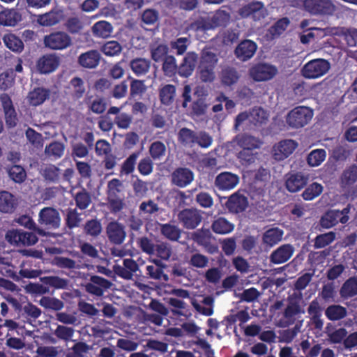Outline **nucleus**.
<instances>
[{"label":"nucleus","instance_id":"f257e3e1","mask_svg":"<svg viewBox=\"0 0 357 357\" xmlns=\"http://www.w3.org/2000/svg\"><path fill=\"white\" fill-rule=\"evenodd\" d=\"M313 116L314 111L310 107L297 106L288 112L285 119L289 127L299 129L307 125Z\"/></svg>","mask_w":357,"mask_h":357},{"label":"nucleus","instance_id":"f03ea898","mask_svg":"<svg viewBox=\"0 0 357 357\" xmlns=\"http://www.w3.org/2000/svg\"><path fill=\"white\" fill-rule=\"evenodd\" d=\"M39 236L36 232L25 231L22 229H10L6 233L5 238L8 243L16 246H31L38 241Z\"/></svg>","mask_w":357,"mask_h":357},{"label":"nucleus","instance_id":"7ed1b4c3","mask_svg":"<svg viewBox=\"0 0 357 357\" xmlns=\"http://www.w3.org/2000/svg\"><path fill=\"white\" fill-rule=\"evenodd\" d=\"M351 206L348 204L342 211L331 209L327 211L321 217L319 220L320 225L324 229H330L339 222L346 224L349 220V213L350 212Z\"/></svg>","mask_w":357,"mask_h":357},{"label":"nucleus","instance_id":"20e7f679","mask_svg":"<svg viewBox=\"0 0 357 357\" xmlns=\"http://www.w3.org/2000/svg\"><path fill=\"white\" fill-rule=\"evenodd\" d=\"M331 68L328 61L315 59L307 62L301 69V75L306 79H317L328 73Z\"/></svg>","mask_w":357,"mask_h":357},{"label":"nucleus","instance_id":"39448f33","mask_svg":"<svg viewBox=\"0 0 357 357\" xmlns=\"http://www.w3.org/2000/svg\"><path fill=\"white\" fill-rule=\"evenodd\" d=\"M303 7L311 15L322 17L331 16L336 10L331 0H304Z\"/></svg>","mask_w":357,"mask_h":357},{"label":"nucleus","instance_id":"423d86ee","mask_svg":"<svg viewBox=\"0 0 357 357\" xmlns=\"http://www.w3.org/2000/svg\"><path fill=\"white\" fill-rule=\"evenodd\" d=\"M305 311L301 305V298L289 296L287 298V305L283 312L284 326L293 325L297 318L301 314H304Z\"/></svg>","mask_w":357,"mask_h":357},{"label":"nucleus","instance_id":"0eeeda50","mask_svg":"<svg viewBox=\"0 0 357 357\" xmlns=\"http://www.w3.org/2000/svg\"><path fill=\"white\" fill-rule=\"evenodd\" d=\"M45 46L53 50H63L72 44L70 36L64 31H54L44 37Z\"/></svg>","mask_w":357,"mask_h":357},{"label":"nucleus","instance_id":"6e6552de","mask_svg":"<svg viewBox=\"0 0 357 357\" xmlns=\"http://www.w3.org/2000/svg\"><path fill=\"white\" fill-rule=\"evenodd\" d=\"M238 14L242 18H251L254 21H260L267 15V10L264 4L258 1H252L242 6Z\"/></svg>","mask_w":357,"mask_h":357},{"label":"nucleus","instance_id":"1a4fd4ad","mask_svg":"<svg viewBox=\"0 0 357 357\" xmlns=\"http://www.w3.org/2000/svg\"><path fill=\"white\" fill-rule=\"evenodd\" d=\"M178 219L184 228L194 229L201 223L202 215L197 208H184L178 213Z\"/></svg>","mask_w":357,"mask_h":357},{"label":"nucleus","instance_id":"9d476101","mask_svg":"<svg viewBox=\"0 0 357 357\" xmlns=\"http://www.w3.org/2000/svg\"><path fill=\"white\" fill-rule=\"evenodd\" d=\"M0 102L4 113L6 127L15 128L18 123V117L11 98L7 93H2L0 96Z\"/></svg>","mask_w":357,"mask_h":357},{"label":"nucleus","instance_id":"9b49d317","mask_svg":"<svg viewBox=\"0 0 357 357\" xmlns=\"http://www.w3.org/2000/svg\"><path fill=\"white\" fill-rule=\"evenodd\" d=\"M277 73L276 67L268 63H257L250 70L251 77L257 82L270 80Z\"/></svg>","mask_w":357,"mask_h":357},{"label":"nucleus","instance_id":"f8f14e48","mask_svg":"<svg viewBox=\"0 0 357 357\" xmlns=\"http://www.w3.org/2000/svg\"><path fill=\"white\" fill-rule=\"evenodd\" d=\"M59 213L54 208L45 207L40 210L38 215V222L47 229H56L60 225Z\"/></svg>","mask_w":357,"mask_h":357},{"label":"nucleus","instance_id":"ddd939ff","mask_svg":"<svg viewBox=\"0 0 357 357\" xmlns=\"http://www.w3.org/2000/svg\"><path fill=\"white\" fill-rule=\"evenodd\" d=\"M298 143L293 139H283L273 147V158L278 161L288 158L297 148Z\"/></svg>","mask_w":357,"mask_h":357},{"label":"nucleus","instance_id":"4468645a","mask_svg":"<svg viewBox=\"0 0 357 357\" xmlns=\"http://www.w3.org/2000/svg\"><path fill=\"white\" fill-rule=\"evenodd\" d=\"M193 172L188 167L176 168L171 174V182L178 188H185L194 180Z\"/></svg>","mask_w":357,"mask_h":357},{"label":"nucleus","instance_id":"2eb2a0df","mask_svg":"<svg viewBox=\"0 0 357 357\" xmlns=\"http://www.w3.org/2000/svg\"><path fill=\"white\" fill-rule=\"evenodd\" d=\"M239 183V176L230 172H223L217 175L215 186L221 191L234 189Z\"/></svg>","mask_w":357,"mask_h":357},{"label":"nucleus","instance_id":"dca6fc26","mask_svg":"<svg viewBox=\"0 0 357 357\" xmlns=\"http://www.w3.org/2000/svg\"><path fill=\"white\" fill-rule=\"evenodd\" d=\"M112 282L108 280L99 275H92L90 278V282L85 286L86 291L96 296H102L104 290L109 289Z\"/></svg>","mask_w":357,"mask_h":357},{"label":"nucleus","instance_id":"f3484780","mask_svg":"<svg viewBox=\"0 0 357 357\" xmlns=\"http://www.w3.org/2000/svg\"><path fill=\"white\" fill-rule=\"evenodd\" d=\"M308 176L302 172L289 173L286 175L285 187L290 192H297L307 183Z\"/></svg>","mask_w":357,"mask_h":357},{"label":"nucleus","instance_id":"a211bd4d","mask_svg":"<svg viewBox=\"0 0 357 357\" xmlns=\"http://www.w3.org/2000/svg\"><path fill=\"white\" fill-rule=\"evenodd\" d=\"M59 56L54 54H47L42 56L37 61L36 68L41 74L54 72L59 66Z\"/></svg>","mask_w":357,"mask_h":357},{"label":"nucleus","instance_id":"6ab92c4d","mask_svg":"<svg viewBox=\"0 0 357 357\" xmlns=\"http://www.w3.org/2000/svg\"><path fill=\"white\" fill-rule=\"evenodd\" d=\"M106 232L109 241L116 245L123 243L126 236L124 226L116 221L110 222L107 225Z\"/></svg>","mask_w":357,"mask_h":357},{"label":"nucleus","instance_id":"aec40b11","mask_svg":"<svg viewBox=\"0 0 357 357\" xmlns=\"http://www.w3.org/2000/svg\"><path fill=\"white\" fill-rule=\"evenodd\" d=\"M198 59V55L195 52H188L182 62L178 66V75L182 77H190L196 66V63Z\"/></svg>","mask_w":357,"mask_h":357},{"label":"nucleus","instance_id":"412c9836","mask_svg":"<svg viewBox=\"0 0 357 357\" xmlns=\"http://www.w3.org/2000/svg\"><path fill=\"white\" fill-rule=\"evenodd\" d=\"M257 49V44L248 39L242 40L235 49V55L241 61H245L251 59Z\"/></svg>","mask_w":357,"mask_h":357},{"label":"nucleus","instance_id":"4be33fe9","mask_svg":"<svg viewBox=\"0 0 357 357\" xmlns=\"http://www.w3.org/2000/svg\"><path fill=\"white\" fill-rule=\"evenodd\" d=\"M294 248L291 244H284L272 252L270 261L274 264H280L287 261L293 255Z\"/></svg>","mask_w":357,"mask_h":357},{"label":"nucleus","instance_id":"5701e85b","mask_svg":"<svg viewBox=\"0 0 357 357\" xmlns=\"http://www.w3.org/2000/svg\"><path fill=\"white\" fill-rule=\"evenodd\" d=\"M248 206V198L239 191L232 194L226 202V206L229 211L235 213L244 211Z\"/></svg>","mask_w":357,"mask_h":357},{"label":"nucleus","instance_id":"b1692460","mask_svg":"<svg viewBox=\"0 0 357 357\" xmlns=\"http://www.w3.org/2000/svg\"><path fill=\"white\" fill-rule=\"evenodd\" d=\"M100 59V52L98 50H91L82 53L78 57V63L84 68L92 69L98 66Z\"/></svg>","mask_w":357,"mask_h":357},{"label":"nucleus","instance_id":"393cba45","mask_svg":"<svg viewBox=\"0 0 357 357\" xmlns=\"http://www.w3.org/2000/svg\"><path fill=\"white\" fill-rule=\"evenodd\" d=\"M63 17V11L58 8H53L50 12L39 15L37 22L43 26H51L58 24Z\"/></svg>","mask_w":357,"mask_h":357},{"label":"nucleus","instance_id":"a878e982","mask_svg":"<svg viewBox=\"0 0 357 357\" xmlns=\"http://www.w3.org/2000/svg\"><path fill=\"white\" fill-rule=\"evenodd\" d=\"M234 141L239 147L247 150L259 149L262 144V142L259 138L246 133L237 135Z\"/></svg>","mask_w":357,"mask_h":357},{"label":"nucleus","instance_id":"bb28decb","mask_svg":"<svg viewBox=\"0 0 357 357\" xmlns=\"http://www.w3.org/2000/svg\"><path fill=\"white\" fill-rule=\"evenodd\" d=\"M240 77L236 68L229 66L222 68L220 74V82L225 86H231L236 84Z\"/></svg>","mask_w":357,"mask_h":357},{"label":"nucleus","instance_id":"cd10ccee","mask_svg":"<svg viewBox=\"0 0 357 357\" xmlns=\"http://www.w3.org/2000/svg\"><path fill=\"white\" fill-rule=\"evenodd\" d=\"M322 309L317 299L313 300L309 305L307 312L311 316V321L314 328L321 330L324 326V321L321 319Z\"/></svg>","mask_w":357,"mask_h":357},{"label":"nucleus","instance_id":"c85d7f7f","mask_svg":"<svg viewBox=\"0 0 357 357\" xmlns=\"http://www.w3.org/2000/svg\"><path fill=\"white\" fill-rule=\"evenodd\" d=\"M17 206L15 196L9 192H0V211L4 213H12Z\"/></svg>","mask_w":357,"mask_h":357},{"label":"nucleus","instance_id":"c756f323","mask_svg":"<svg viewBox=\"0 0 357 357\" xmlns=\"http://www.w3.org/2000/svg\"><path fill=\"white\" fill-rule=\"evenodd\" d=\"M21 20L22 15L15 9H6L0 12V25L14 26Z\"/></svg>","mask_w":357,"mask_h":357},{"label":"nucleus","instance_id":"7c9ffc66","mask_svg":"<svg viewBox=\"0 0 357 357\" xmlns=\"http://www.w3.org/2000/svg\"><path fill=\"white\" fill-rule=\"evenodd\" d=\"M50 96V91L43 87H36L28 94L30 105L38 106L42 105Z\"/></svg>","mask_w":357,"mask_h":357},{"label":"nucleus","instance_id":"2f4dec72","mask_svg":"<svg viewBox=\"0 0 357 357\" xmlns=\"http://www.w3.org/2000/svg\"><path fill=\"white\" fill-rule=\"evenodd\" d=\"M93 36L96 38H109L113 31V26L111 23L105 20H100L96 22L91 27Z\"/></svg>","mask_w":357,"mask_h":357},{"label":"nucleus","instance_id":"473e14b6","mask_svg":"<svg viewBox=\"0 0 357 357\" xmlns=\"http://www.w3.org/2000/svg\"><path fill=\"white\" fill-rule=\"evenodd\" d=\"M357 181V165H351L347 167L340 176L342 188H350Z\"/></svg>","mask_w":357,"mask_h":357},{"label":"nucleus","instance_id":"72a5a7b5","mask_svg":"<svg viewBox=\"0 0 357 357\" xmlns=\"http://www.w3.org/2000/svg\"><path fill=\"white\" fill-rule=\"evenodd\" d=\"M208 19L211 29H214L219 26H225L229 21L230 15L225 10L218 9Z\"/></svg>","mask_w":357,"mask_h":357},{"label":"nucleus","instance_id":"f704fd0d","mask_svg":"<svg viewBox=\"0 0 357 357\" xmlns=\"http://www.w3.org/2000/svg\"><path fill=\"white\" fill-rule=\"evenodd\" d=\"M283 231L278 227L271 228L266 230L262 236V241L264 245L273 247L278 243L282 238Z\"/></svg>","mask_w":357,"mask_h":357},{"label":"nucleus","instance_id":"c9c22d12","mask_svg":"<svg viewBox=\"0 0 357 357\" xmlns=\"http://www.w3.org/2000/svg\"><path fill=\"white\" fill-rule=\"evenodd\" d=\"M150 66V61L144 58H135L130 62V69L137 77L146 75L149 72Z\"/></svg>","mask_w":357,"mask_h":357},{"label":"nucleus","instance_id":"e433bc0d","mask_svg":"<svg viewBox=\"0 0 357 357\" xmlns=\"http://www.w3.org/2000/svg\"><path fill=\"white\" fill-rule=\"evenodd\" d=\"M40 281L48 287H53L55 289H66L68 288L69 283L68 279L61 278L56 275L40 277Z\"/></svg>","mask_w":357,"mask_h":357},{"label":"nucleus","instance_id":"4c0bfd02","mask_svg":"<svg viewBox=\"0 0 357 357\" xmlns=\"http://www.w3.org/2000/svg\"><path fill=\"white\" fill-rule=\"evenodd\" d=\"M211 229L215 234H227L234 230V225L225 218L219 217L213 222Z\"/></svg>","mask_w":357,"mask_h":357},{"label":"nucleus","instance_id":"58836bf2","mask_svg":"<svg viewBox=\"0 0 357 357\" xmlns=\"http://www.w3.org/2000/svg\"><path fill=\"white\" fill-rule=\"evenodd\" d=\"M161 234L172 241H177L181 234V229L175 225L170 223L159 224Z\"/></svg>","mask_w":357,"mask_h":357},{"label":"nucleus","instance_id":"ea45409f","mask_svg":"<svg viewBox=\"0 0 357 357\" xmlns=\"http://www.w3.org/2000/svg\"><path fill=\"white\" fill-rule=\"evenodd\" d=\"M16 222L25 228L36 232L40 236H47V233L36 225L33 220L29 215H22L15 220Z\"/></svg>","mask_w":357,"mask_h":357},{"label":"nucleus","instance_id":"a19ab883","mask_svg":"<svg viewBox=\"0 0 357 357\" xmlns=\"http://www.w3.org/2000/svg\"><path fill=\"white\" fill-rule=\"evenodd\" d=\"M166 266L147 265L146 266V273L148 275V278L151 279L167 282L169 280V277L164 273L163 269Z\"/></svg>","mask_w":357,"mask_h":357},{"label":"nucleus","instance_id":"79ce46f5","mask_svg":"<svg viewBox=\"0 0 357 357\" xmlns=\"http://www.w3.org/2000/svg\"><path fill=\"white\" fill-rule=\"evenodd\" d=\"M187 31L194 32H204L211 30L208 17L199 16L195 20H190L186 26Z\"/></svg>","mask_w":357,"mask_h":357},{"label":"nucleus","instance_id":"37998d69","mask_svg":"<svg viewBox=\"0 0 357 357\" xmlns=\"http://www.w3.org/2000/svg\"><path fill=\"white\" fill-rule=\"evenodd\" d=\"M326 317L331 321H338L347 314V308L340 305H329L325 310Z\"/></svg>","mask_w":357,"mask_h":357},{"label":"nucleus","instance_id":"c03bdc74","mask_svg":"<svg viewBox=\"0 0 357 357\" xmlns=\"http://www.w3.org/2000/svg\"><path fill=\"white\" fill-rule=\"evenodd\" d=\"M290 23V20L287 17H283L268 29V33L273 38H278L286 31Z\"/></svg>","mask_w":357,"mask_h":357},{"label":"nucleus","instance_id":"a18cd8bd","mask_svg":"<svg viewBox=\"0 0 357 357\" xmlns=\"http://www.w3.org/2000/svg\"><path fill=\"white\" fill-rule=\"evenodd\" d=\"M3 43L7 48L15 52H21L24 50L22 40L15 34L8 33L3 36Z\"/></svg>","mask_w":357,"mask_h":357},{"label":"nucleus","instance_id":"49530a36","mask_svg":"<svg viewBox=\"0 0 357 357\" xmlns=\"http://www.w3.org/2000/svg\"><path fill=\"white\" fill-rule=\"evenodd\" d=\"M340 295L343 298H351L357 295V277H351L344 282L340 289Z\"/></svg>","mask_w":357,"mask_h":357},{"label":"nucleus","instance_id":"de8ad7c7","mask_svg":"<svg viewBox=\"0 0 357 357\" xmlns=\"http://www.w3.org/2000/svg\"><path fill=\"white\" fill-rule=\"evenodd\" d=\"M100 51L106 56H115L121 54L122 46L118 41L109 40L101 46Z\"/></svg>","mask_w":357,"mask_h":357},{"label":"nucleus","instance_id":"09e8293b","mask_svg":"<svg viewBox=\"0 0 357 357\" xmlns=\"http://www.w3.org/2000/svg\"><path fill=\"white\" fill-rule=\"evenodd\" d=\"M162 69L165 75L169 77H172L176 73L178 74V66L175 57L172 55L166 56L162 61Z\"/></svg>","mask_w":357,"mask_h":357},{"label":"nucleus","instance_id":"8fccbe9b","mask_svg":"<svg viewBox=\"0 0 357 357\" xmlns=\"http://www.w3.org/2000/svg\"><path fill=\"white\" fill-rule=\"evenodd\" d=\"M326 152L323 149L312 150L307 157V162L311 167L320 165L326 159Z\"/></svg>","mask_w":357,"mask_h":357},{"label":"nucleus","instance_id":"3c124183","mask_svg":"<svg viewBox=\"0 0 357 357\" xmlns=\"http://www.w3.org/2000/svg\"><path fill=\"white\" fill-rule=\"evenodd\" d=\"M335 239V233L329 231L327 233L317 235L314 240V248L320 249L329 245Z\"/></svg>","mask_w":357,"mask_h":357},{"label":"nucleus","instance_id":"603ef678","mask_svg":"<svg viewBox=\"0 0 357 357\" xmlns=\"http://www.w3.org/2000/svg\"><path fill=\"white\" fill-rule=\"evenodd\" d=\"M123 188V185L121 181L119 178H112L107 183V197H123L122 194Z\"/></svg>","mask_w":357,"mask_h":357},{"label":"nucleus","instance_id":"864d4df0","mask_svg":"<svg viewBox=\"0 0 357 357\" xmlns=\"http://www.w3.org/2000/svg\"><path fill=\"white\" fill-rule=\"evenodd\" d=\"M74 199L77 207L80 210L87 208L91 203V195L85 188H82L80 191L77 192Z\"/></svg>","mask_w":357,"mask_h":357},{"label":"nucleus","instance_id":"5fc2aeb1","mask_svg":"<svg viewBox=\"0 0 357 357\" xmlns=\"http://www.w3.org/2000/svg\"><path fill=\"white\" fill-rule=\"evenodd\" d=\"M176 87L172 84H166L160 91V98L162 104L169 105L174 101Z\"/></svg>","mask_w":357,"mask_h":357},{"label":"nucleus","instance_id":"6e6d98bb","mask_svg":"<svg viewBox=\"0 0 357 357\" xmlns=\"http://www.w3.org/2000/svg\"><path fill=\"white\" fill-rule=\"evenodd\" d=\"M140 154L139 151L131 153L123 162L121 167V173L125 175L132 174L135 167L137 160Z\"/></svg>","mask_w":357,"mask_h":357},{"label":"nucleus","instance_id":"4d7b16f0","mask_svg":"<svg viewBox=\"0 0 357 357\" xmlns=\"http://www.w3.org/2000/svg\"><path fill=\"white\" fill-rule=\"evenodd\" d=\"M39 303L45 309L54 311H59L64 306L63 302L55 297L43 296L40 300Z\"/></svg>","mask_w":357,"mask_h":357},{"label":"nucleus","instance_id":"13d9d810","mask_svg":"<svg viewBox=\"0 0 357 357\" xmlns=\"http://www.w3.org/2000/svg\"><path fill=\"white\" fill-rule=\"evenodd\" d=\"M323 191V186L314 182L308 185L302 193V197L307 201L312 200L319 197Z\"/></svg>","mask_w":357,"mask_h":357},{"label":"nucleus","instance_id":"bf43d9fd","mask_svg":"<svg viewBox=\"0 0 357 357\" xmlns=\"http://www.w3.org/2000/svg\"><path fill=\"white\" fill-rule=\"evenodd\" d=\"M84 233L93 237H97L102 231V225L100 220L97 219L89 220L84 226Z\"/></svg>","mask_w":357,"mask_h":357},{"label":"nucleus","instance_id":"052dcab7","mask_svg":"<svg viewBox=\"0 0 357 357\" xmlns=\"http://www.w3.org/2000/svg\"><path fill=\"white\" fill-rule=\"evenodd\" d=\"M43 176L47 181L58 183L60 180L61 171L54 165H49L44 168Z\"/></svg>","mask_w":357,"mask_h":357},{"label":"nucleus","instance_id":"680f3d73","mask_svg":"<svg viewBox=\"0 0 357 357\" xmlns=\"http://www.w3.org/2000/svg\"><path fill=\"white\" fill-rule=\"evenodd\" d=\"M197 139V133L193 130L183 128L178 132V140L184 145L192 146L195 144Z\"/></svg>","mask_w":357,"mask_h":357},{"label":"nucleus","instance_id":"e2e57ef3","mask_svg":"<svg viewBox=\"0 0 357 357\" xmlns=\"http://www.w3.org/2000/svg\"><path fill=\"white\" fill-rule=\"evenodd\" d=\"M166 146L163 142L155 141L151 143L149 146V154L153 160H160L165 155Z\"/></svg>","mask_w":357,"mask_h":357},{"label":"nucleus","instance_id":"0e129e2a","mask_svg":"<svg viewBox=\"0 0 357 357\" xmlns=\"http://www.w3.org/2000/svg\"><path fill=\"white\" fill-rule=\"evenodd\" d=\"M250 123L255 126H261L268 120L266 112L261 107L254 108L250 112Z\"/></svg>","mask_w":357,"mask_h":357},{"label":"nucleus","instance_id":"69168bd1","mask_svg":"<svg viewBox=\"0 0 357 357\" xmlns=\"http://www.w3.org/2000/svg\"><path fill=\"white\" fill-rule=\"evenodd\" d=\"M65 220L66 226L69 229H73L79 226L82 218L76 208H68Z\"/></svg>","mask_w":357,"mask_h":357},{"label":"nucleus","instance_id":"338daca9","mask_svg":"<svg viewBox=\"0 0 357 357\" xmlns=\"http://www.w3.org/2000/svg\"><path fill=\"white\" fill-rule=\"evenodd\" d=\"M215 67L216 66H198L200 79L203 82H212L215 77Z\"/></svg>","mask_w":357,"mask_h":357},{"label":"nucleus","instance_id":"774afa93","mask_svg":"<svg viewBox=\"0 0 357 357\" xmlns=\"http://www.w3.org/2000/svg\"><path fill=\"white\" fill-rule=\"evenodd\" d=\"M64 149V145L62 143L54 141L46 146L45 153L47 155L57 159L63 155Z\"/></svg>","mask_w":357,"mask_h":357}]
</instances>
